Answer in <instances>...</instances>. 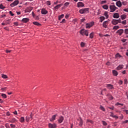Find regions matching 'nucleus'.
Listing matches in <instances>:
<instances>
[{"instance_id": "f257e3e1", "label": "nucleus", "mask_w": 128, "mask_h": 128, "mask_svg": "<svg viewBox=\"0 0 128 128\" xmlns=\"http://www.w3.org/2000/svg\"><path fill=\"white\" fill-rule=\"evenodd\" d=\"M90 12V8H84L80 9L79 10L80 14H88Z\"/></svg>"}, {"instance_id": "f03ea898", "label": "nucleus", "mask_w": 128, "mask_h": 128, "mask_svg": "<svg viewBox=\"0 0 128 128\" xmlns=\"http://www.w3.org/2000/svg\"><path fill=\"white\" fill-rule=\"evenodd\" d=\"M80 34L82 36H88V32L84 29H82L80 32Z\"/></svg>"}, {"instance_id": "7ed1b4c3", "label": "nucleus", "mask_w": 128, "mask_h": 128, "mask_svg": "<svg viewBox=\"0 0 128 128\" xmlns=\"http://www.w3.org/2000/svg\"><path fill=\"white\" fill-rule=\"evenodd\" d=\"M110 12H116V10H118V8H116L114 5L110 6Z\"/></svg>"}, {"instance_id": "20e7f679", "label": "nucleus", "mask_w": 128, "mask_h": 128, "mask_svg": "<svg viewBox=\"0 0 128 128\" xmlns=\"http://www.w3.org/2000/svg\"><path fill=\"white\" fill-rule=\"evenodd\" d=\"M20 4V1L18 0H15L14 2H13L12 3L10 4V6L12 7V8H14V6H18V4Z\"/></svg>"}, {"instance_id": "39448f33", "label": "nucleus", "mask_w": 128, "mask_h": 128, "mask_svg": "<svg viewBox=\"0 0 128 128\" xmlns=\"http://www.w3.org/2000/svg\"><path fill=\"white\" fill-rule=\"evenodd\" d=\"M32 120V114H30V117L26 116V121L27 122H30V120Z\"/></svg>"}, {"instance_id": "423d86ee", "label": "nucleus", "mask_w": 128, "mask_h": 128, "mask_svg": "<svg viewBox=\"0 0 128 128\" xmlns=\"http://www.w3.org/2000/svg\"><path fill=\"white\" fill-rule=\"evenodd\" d=\"M94 22H91L90 23L86 24V28H92V26H94Z\"/></svg>"}, {"instance_id": "0eeeda50", "label": "nucleus", "mask_w": 128, "mask_h": 128, "mask_svg": "<svg viewBox=\"0 0 128 128\" xmlns=\"http://www.w3.org/2000/svg\"><path fill=\"white\" fill-rule=\"evenodd\" d=\"M48 128H56V124H52L50 123H49L48 124Z\"/></svg>"}, {"instance_id": "6e6552de", "label": "nucleus", "mask_w": 128, "mask_h": 128, "mask_svg": "<svg viewBox=\"0 0 128 128\" xmlns=\"http://www.w3.org/2000/svg\"><path fill=\"white\" fill-rule=\"evenodd\" d=\"M77 6L78 8H83V6H84V4L82 2H78L77 4Z\"/></svg>"}, {"instance_id": "1a4fd4ad", "label": "nucleus", "mask_w": 128, "mask_h": 128, "mask_svg": "<svg viewBox=\"0 0 128 128\" xmlns=\"http://www.w3.org/2000/svg\"><path fill=\"white\" fill-rule=\"evenodd\" d=\"M32 10V7H28L25 10V12H30Z\"/></svg>"}, {"instance_id": "9d476101", "label": "nucleus", "mask_w": 128, "mask_h": 128, "mask_svg": "<svg viewBox=\"0 0 128 128\" xmlns=\"http://www.w3.org/2000/svg\"><path fill=\"white\" fill-rule=\"evenodd\" d=\"M108 21H104L103 22L102 26H104V28H108Z\"/></svg>"}, {"instance_id": "9b49d317", "label": "nucleus", "mask_w": 128, "mask_h": 128, "mask_svg": "<svg viewBox=\"0 0 128 128\" xmlns=\"http://www.w3.org/2000/svg\"><path fill=\"white\" fill-rule=\"evenodd\" d=\"M48 12V10H46V9L44 8H42L41 10V13L42 14H46Z\"/></svg>"}, {"instance_id": "f8f14e48", "label": "nucleus", "mask_w": 128, "mask_h": 128, "mask_svg": "<svg viewBox=\"0 0 128 128\" xmlns=\"http://www.w3.org/2000/svg\"><path fill=\"white\" fill-rule=\"evenodd\" d=\"M113 18H120V14L118 13H114L113 15Z\"/></svg>"}, {"instance_id": "ddd939ff", "label": "nucleus", "mask_w": 128, "mask_h": 128, "mask_svg": "<svg viewBox=\"0 0 128 128\" xmlns=\"http://www.w3.org/2000/svg\"><path fill=\"white\" fill-rule=\"evenodd\" d=\"M106 88L109 90H112V88H114V86L111 84H107Z\"/></svg>"}, {"instance_id": "4468645a", "label": "nucleus", "mask_w": 128, "mask_h": 128, "mask_svg": "<svg viewBox=\"0 0 128 128\" xmlns=\"http://www.w3.org/2000/svg\"><path fill=\"white\" fill-rule=\"evenodd\" d=\"M18 122V120L16 119V118H12L11 120L10 121V122H12V124H14V122Z\"/></svg>"}, {"instance_id": "2eb2a0df", "label": "nucleus", "mask_w": 128, "mask_h": 128, "mask_svg": "<svg viewBox=\"0 0 128 128\" xmlns=\"http://www.w3.org/2000/svg\"><path fill=\"white\" fill-rule=\"evenodd\" d=\"M112 24H114V26H116V24H118V20H117L114 19L112 21Z\"/></svg>"}, {"instance_id": "dca6fc26", "label": "nucleus", "mask_w": 128, "mask_h": 128, "mask_svg": "<svg viewBox=\"0 0 128 128\" xmlns=\"http://www.w3.org/2000/svg\"><path fill=\"white\" fill-rule=\"evenodd\" d=\"M58 122L59 124H62L64 122V117L62 116H60L58 120Z\"/></svg>"}, {"instance_id": "f3484780", "label": "nucleus", "mask_w": 128, "mask_h": 128, "mask_svg": "<svg viewBox=\"0 0 128 128\" xmlns=\"http://www.w3.org/2000/svg\"><path fill=\"white\" fill-rule=\"evenodd\" d=\"M78 122H79V126H82V124H84V121H82V118H80V119L78 120Z\"/></svg>"}, {"instance_id": "a211bd4d", "label": "nucleus", "mask_w": 128, "mask_h": 128, "mask_svg": "<svg viewBox=\"0 0 128 128\" xmlns=\"http://www.w3.org/2000/svg\"><path fill=\"white\" fill-rule=\"evenodd\" d=\"M62 6V4H60L56 5L55 7H54V10H58Z\"/></svg>"}, {"instance_id": "6ab92c4d", "label": "nucleus", "mask_w": 128, "mask_h": 128, "mask_svg": "<svg viewBox=\"0 0 128 128\" xmlns=\"http://www.w3.org/2000/svg\"><path fill=\"white\" fill-rule=\"evenodd\" d=\"M116 6H117L118 8H120V6H122V2H120V0L116 2Z\"/></svg>"}, {"instance_id": "aec40b11", "label": "nucleus", "mask_w": 128, "mask_h": 128, "mask_svg": "<svg viewBox=\"0 0 128 128\" xmlns=\"http://www.w3.org/2000/svg\"><path fill=\"white\" fill-rule=\"evenodd\" d=\"M117 32L119 34L120 36H122V33L124 32V30L120 29V30H118L117 31Z\"/></svg>"}, {"instance_id": "412c9836", "label": "nucleus", "mask_w": 128, "mask_h": 128, "mask_svg": "<svg viewBox=\"0 0 128 128\" xmlns=\"http://www.w3.org/2000/svg\"><path fill=\"white\" fill-rule=\"evenodd\" d=\"M28 20H30V19H28V18H24L22 19V22H28Z\"/></svg>"}, {"instance_id": "4be33fe9", "label": "nucleus", "mask_w": 128, "mask_h": 128, "mask_svg": "<svg viewBox=\"0 0 128 128\" xmlns=\"http://www.w3.org/2000/svg\"><path fill=\"white\" fill-rule=\"evenodd\" d=\"M112 74H113V75L114 76H118V73L116 70H112Z\"/></svg>"}, {"instance_id": "5701e85b", "label": "nucleus", "mask_w": 128, "mask_h": 128, "mask_svg": "<svg viewBox=\"0 0 128 128\" xmlns=\"http://www.w3.org/2000/svg\"><path fill=\"white\" fill-rule=\"evenodd\" d=\"M56 114L54 115L52 118L50 119V122H54V120H56Z\"/></svg>"}, {"instance_id": "b1692460", "label": "nucleus", "mask_w": 128, "mask_h": 128, "mask_svg": "<svg viewBox=\"0 0 128 128\" xmlns=\"http://www.w3.org/2000/svg\"><path fill=\"white\" fill-rule=\"evenodd\" d=\"M122 68H124V66L123 65H119L117 68L116 70H122Z\"/></svg>"}, {"instance_id": "393cba45", "label": "nucleus", "mask_w": 128, "mask_h": 128, "mask_svg": "<svg viewBox=\"0 0 128 128\" xmlns=\"http://www.w3.org/2000/svg\"><path fill=\"white\" fill-rule=\"evenodd\" d=\"M86 124H88V122H90V124H94V121H92V120L88 119V120H86Z\"/></svg>"}, {"instance_id": "a878e982", "label": "nucleus", "mask_w": 128, "mask_h": 128, "mask_svg": "<svg viewBox=\"0 0 128 128\" xmlns=\"http://www.w3.org/2000/svg\"><path fill=\"white\" fill-rule=\"evenodd\" d=\"M120 18H122V20H126V14H122L120 16Z\"/></svg>"}, {"instance_id": "bb28decb", "label": "nucleus", "mask_w": 128, "mask_h": 128, "mask_svg": "<svg viewBox=\"0 0 128 128\" xmlns=\"http://www.w3.org/2000/svg\"><path fill=\"white\" fill-rule=\"evenodd\" d=\"M2 78L6 79V78H8V76H6L4 74H2Z\"/></svg>"}, {"instance_id": "cd10ccee", "label": "nucleus", "mask_w": 128, "mask_h": 128, "mask_svg": "<svg viewBox=\"0 0 128 128\" xmlns=\"http://www.w3.org/2000/svg\"><path fill=\"white\" fill-rule=\"evenodd\" d=\"M20 122H24V117H21L20 119Z\"/></svg>"}, {"instance_id": "c85d7f7f", "label": "nucleus", "mask_w": 128, "mask_h": 128, "mask_svg": "<svg viewBox=\"0 0 128 128\" xmlns=\"http://www.w3.org/2000/svg\"><path fill=\"white\" fill-rule=\"evenodd\" d=\"M104 16H100V22H104Z\"/></svg>"}, {"instance_id": "c756f323", "label": "nucleus", "mask_w": 128, "mask_h": 128, "mask_svg": "<svg viewBox=\"0 0 128 128\" xmlns=\"http://www.w3.org/2000/svg\"><path fill=\"white\" fill-rule=\"evenodd\" d=\"M102 8H104V10H108V6L104 5V6H102Z\"/></svg>"}, {"instance_id": "7c9ffc66", "label": "nucleus", "mask_w": 128, "mask_h": 128, "mask_svg": "<svg viewBox=\"0 0 128 128\" xmlns=\"http://www.w3.org/2000/svg\"><path fill=\"white\" fill-rule=\"evenodd\" d=\"M33 24H35V26H40V24L38 23V22H33Z\"/></svg>"}, {"instance_id": "2f4dec72", "label": "nucleus", "mask_w": 128, "mask_h": 128, "mask_svg": "<svg viewBox=\"0 0 128 128\" xmlns=\"http://www.w3.org/2000/svg\"><path fill=\"white\" fill-rule=\"evenodd\" d=\"M108 98H109L110 100H112L114 99V97H112L110 94H108Z\"/></svg>"}, {"instance_id": "473e14b6", "label": "nucleus", "mask_w": 128, "mask_h": 128, "mask_svg": "<svg viewBox=\"0 0 128 128\" xmlns=\"http://www.w3.org/2000/svg\"><path fill=\"white\" fill-rule=\"evenodd\" d=\"M104 16H105L106 18H108V12H104Z\"/></svg>"}, {"instance_id": "72a5a7b5", "label": "nucleus", "mask_w": 128, "mask_h": 128, "mask_svg": "<svg viewBox=\"0 0 128 128\" xmlns=\"http://www.w3.org/2000/svg\"><path fill=\"white\" fill-rule=\"evenodd\" d=\"M100 109L102 110V112H106V109L104 108V106H100Z\"/></svg>"}, {"instance_id": "f704fd0d", "label": "nucleus", "mask_w": 128, "mask_h": 128, "mask_svg": "<svg viewBox=\"0 0 128 128\" xmlns=\"http://www.w3.org/2000/svg\"><path fill=\"white\" fill-rule=\"evenodd\" d=\"M0 10H4V8H6V7H4V5H2V4H0Z\"/></svg>"}, {"instance_id": "c9c22d12", "label": "nucleus", "mask_w": 128, "mask_h": 128, "mask_svg": "<svg viewBox=\"0 0 128 128\" xmlns=\"http://www.w3.org/2000/svg\"><path fill=\"white\" fill-rule=\"evenodd\" d=\"M120 28V26H114L113 28V30H118Z\"/></svg>"}, {"instance_id": "e433bc0d", "label": "nucleus", "mask_w": 128, "mask_h": 128, "mask_svg": "<svg viewBox=\"0 0 128 128\" xmlns=\"http://www.w3.org/2000/svg\"><path fill=\"white\" fill-rule=\"evenodd\" d=\"M122 56H120V54L118 53H117L116 54V58H120Z\"/></svg>"}, {"instance_id": "4c0bfd02", "label": "nucleus", "mask_w": 128, "mask_h": 128, "mask_svg": "<svg viewBox=\"0 0 128 128\" xmlns=\"http://www.w3.org/2000/svg\"><path fill=\"white\" fill-rule=\"evenodd\" d=\"M122 24H126V20H124L121 22Z\"/></svg>"}, {"instance_id": "58836bf2", "label": "nucleus", "mask_w": 128, "mask_h": 128, "mask_svg": "<svg viewBox=\"0 0 128 128\" xmlns=\"http://www.w3.org/2000/svg\"><path fill=\"white\" fill-rule=\"evenodd\" d=\"M69 4H70V2H67L64 4V6H66V8H68V6Z\"/></svg>"}, {"instance_id": "ea45409f", "label": "nucleus", "mask_w": 128, "mask_h": 128, "mask_svg": "<svg viewBox=\"0 0 128 128\" xmlns=\"http://www.w3.org/2000/svg\"><path fill=\"white\" fill-rule=\"evenodd\" d=\"M1 96L4 98H6V94H2Z\"/></svg>"}, {"instance_id": "a19ab883", "label": "nucleus", "mask_w": 128, "mask_h": 128, "mask_svg": "<svg viewBox=\"0 0 128 128\" xmlns=\"http://www.w3.org/2000/svg\"><path fill=\"white\" fill-rule=\"evenodd\" d=\"M64 16V14H62L61 16H59L58 19L59 20H62Z\"/></svg>"}, {"instance_id": "79ce46f5", "label": "nucleus", "mask_w": 128, "mask_h": 128, "mask_svg": "<svg viewBox=\"0 0 128 128\" xmlns=\"http://www.w3.org/2000/svg\"><path fill=\"white\" fill-rule=\"evenodd\" d=\"M90 38H94V32H92L90 34Z\"/></svg>"}, {"instance_id": "37998d69", "label": "nucleus", "mask_w": 128, "mask_h": 128, "mask_svg": "<svg viewBox=\"0 0 128 128\" xmlns=\"http://www.w3.org/2000/svg\"><path fill=\"white\" fill-rule=\"evenodd\" d=\"M115 106H124L123 104H120V102H117L115 104Z\"/></svg>"}, {"instance_id": "c03bdc74", "label": "nucleus", "mask_w": 128, "mask_h": 128, "mask_svg": "<svg viewBox=\"0 0 128 128\" xmlns=\"http://www.w3.org/2000/svg\"><path fill=\"white\" fill-rule=\"evenodd\" d=\"M46 4L47 6H50V4H51L50 1V0L47 1Z\"/></svg>"}, {"instance_id": "a18cd8bd", "label": "nucleus", "mask_w": 128, "mask_h": 128, "mask_svg": "<svg viewBox=\"0 0 128 128\" xmlns=\"http://www.w3.org/2000/svg\"><path fill=\"white\" fill-rule=\"evenodd\" d=\"M128 80L124 79V84H128Z\"/></svg>"}, {"instance_id": "49530a36", "label": "nucleus", "mask_w": 128, "mask_h": 128, "mask_svg": "<svg viewBox=\"0 0 128 128\" xmlns=\"http://www.w3.org/2000/svg\"><path fill=\"white\" fill-rule=\"evenodd\" d=\"M102 124L104 126H107L108 124L105 121H102Z\"/></svg>"}, {"instance_id": "de8ad7c7", "label": "nucleus", "mask_w": 128, "mask_h": 128, "mask_svg": "<svg viewBox=\"0 0 128 128\" xmlns=\"http://www.w3.org/2000/svg\"><path fill=\"white\" fill-rule=\"evenodd\" d=\"M110 116H112V118H114V112H110Z\"/></svg>"}, {"instance_id": "09e8293b", "label": "nucleus", "mask_w": 128, "mask_h": 128, "mask_svg": "<svg viewBox=\"0 0 128 128\" xmlns=\"http://www.w3.org/2000/svg\"><path fill=\"white\" fill-rule=\"evenodd\" d=\"M9 14L12 16H14V14H12V11H10Z\"/></svg>"}, {"instance_id": "8fccbe9b", "label": "nucleus", "mask_w": 128, "mask_h": 128, "mask_svg": "<svg viewBox=\"0 0 128 128\" xmlns=\"http://www.w3.org/2000/svg\"><path fill=\"white\" fill-rule=\"evenodd\" d=\"M10 126L12 128H16V125H14V124H10Z\"/></svg>"}, {"instance_id": "3c124183", "label": "nucleus", "mask_w": 128, "mask_h": 128, "mask_svg": "<svg viewBox=\"0 0 128 128\" xmlns=\"http://www.w3.org/2000/svg\"><path fill=\"white\" fill-rule=\"evenodd\" d=\"M108 108H110V110H114V106H112V107H108Z\"/></svg>"}, {"instance_id": "603ef678", "label": "nucleus", "mask_w": 128, "mask_h": 128, "mask_svg": "<svg viewBox=\"0 0 128 128\" xmlns=\"http://www.w3.org/2000/svg\"><path fill=\"white\" fill-rule=\"evenodd\" d=\"M125 34H128V29H125Z\"/></svg>"}, {"instance_id": "864d4df0", "label": "nucleus", "mask_w": 128, "mask_h": 128, "mask_svg": "<svg viewBox=\"0 0 128 128\" xmlns=\"http://www.w3.org/2000/svg\"><path fill=\"white\" fill-rule=\"evenodd\" d=\"M114 118H116V120H118V116L114 115V116H113Z\"/></svg>"}, {"instance_id": "5fc2aeb1", "label": "nucleus", "mask_w": 128, "mask_h": 128, "mask_svg": "<svg viewBox=\"0 0 128 128\" xmlns=\"http://www.w3.org/2000/svg\"><path fill=\"white\" fill-rule=\"evenodd\" d=\"M124 12H128V8H124L123 10Z\"/></svg>"}, {"instance_id": "6e6d98bb", "label": "nucleus", "mask_w": 128, "mask_h": 128, "mask_svg": "<svg viewBox=\"0 0 128 128\" xmlns=\"http://www.w3.org/2000/svg\"><path fill=\"white\" fill-rule=\"evenodd\" d=\"M106 0H102L101 2V4H106Z\"/></svg>"}, {"instance_id": "4d7b16f0", "label": "nucleus", "mask_w": 128, "mask_h": 128, "mask_svg": "<svg viewBox=\"0 0 128 128\" xmlns=\"http://www.w3.org/2000/svg\"><path fill=\"white\" fill-rule=\"evenodd\" d=\"M80 44H81V46L82 47L84 46V42H82Z\"/></svg>"}, {"instance_id": "13d9d810", "label": "nucleus", "mask_w": 128, "mask_h": 128, "mask_svg": "<svg viewBox=\"0 0 128 128\" xmlns=\"http://www.w3.org/2000/svg\"><path fill=\"white\" fill-rule=\"evenodd\" d=\"M6 114L8 116H10V113L9 112H6Z\"/></svg>"}, {"instance_id": "bf43d9fd", "label": "nucleus", "mask_w": 128, "mask_h": 128, "mask_svg": "<svg viewBox=\"0 0 128 128\" xmlns=\"http://www.w3.org/2000/svg\"><path fill=\"white\" fill-rule=\"evenodd\" d=\"M122 80H120V81H119V82H118V84H122Z\"/></svg>"}, {"instance_id": "052dcab7", "label": "nucleus", "mask_w": 128, "mask_h": 128, "mask_svg": "<svg viewBox=\"0 0 128 128\" xmlns=\"http://www.w3.org/2000/svg\"><path fill=\"white\" fill-rule=\"evenodd\" d=\"M117 22L118 23H122V21L120 20V19H118V20H117Z\"/></svg>"}, {"instance_id": "680f3d73", "label": "nucleus", "mask_w": 128, "mask_h": 128, "mask_svg": "<svg viewBox=\"0 0 128 128\" xmlns=\"http://www.w3.org/2000/svg\"><path fill=\"white\" fill-rule=\"evenodd\" d=\"M2 90H6V88H1Z\"/></svg>"}, {"instance_id": "e2e57ef3", "label": "nucleus", "mask_w": 128, "mask_h": 128, "mask_svg": "<svg viewBox=\"0 0 128 128\" xmlns=\"http://www.w3.org/2000/svg\"><path fill=\"white\" fill-rule=\"evenodd\" d=\"M64 22H66V19H63L62 20V21L61 22V24H64Z\"/></svg>"}, {"instance_id": "0e129e2a", "label": "nucleus", "mask_w": 128, "mask_h": 128, "mask_svg": "<svg viewBox=\"0 0 128 128\" xmlns=\"http://www.w3.org/2000/svg\"><path fill=\"white\" fill-rule=\"evenodd\" d=\"M14 24L15 26H18V22H14Z\"/></svg>"}, {"instance_id": "69168bd1", "label": "nucleus", "mask_w": 128, "mask_h": 128, "mask_svg": "<svg viewBox=\"0 0 128 128\" xmlns=\"http://www.w3.org/2000/svg\"><path fill=\"white\" fill-rule=\"evenodd\" d=\"M120 120H122V118H124V116L122 115L120 117Z\"/></svg>"}, {"instance_id": "338daca9", "label": "nucleus", "mask_w": 128, "mask_h": 128, "mask_svg": "<svg viewBox=\"0 0 128 128\" xmlns=\"http://www.w3.org/2000/svg\"><path fill=\"white\" fill-rule=\"evenodd\" d=\"M12 50H6V52L8 53V52H11Z\"/></svg>"}, {"instance_id": "774afa93", "label": "nucleus", "mask_w": 128, "mask_h": 128, "mask_svg": "<svg viewBox=\"0 0 128 128\" xmlns=\"http://www.w3.org/2000/svg\"><path fill=\"white\" fill-rule=\"evenodd\" d=\"M16 12L17 14H21L20 12Z\"/></svg>"}]
</instances>
